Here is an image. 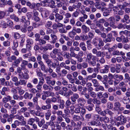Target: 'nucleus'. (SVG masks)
<instances>
[{
  "label": "nucleus",
  "mask_w": 130,
  "mask_h": 130,
  "mask_svg": "<svg viewBox=\"0 0 130 130\" xmlns=\"http://www.w3.org/2000/svg\"><path fill=\"white\" fill-rule=\"evenodd\" d=\"M51 114V113L50 110H48L47 112L45 114V118L47 120L49 119L50 117Z\"/></svg>",
  "instance_id": "e433bc0d"
},
{
  "label": "nucleus",
  "mask_w": 130,
  "mask_h": 130,
  "mask_svg": "<svg viewBox=\"0 0 130 130\" xmlns=\"http://www.w3.org/2000/svg\"><path fill=\"white\" fill-rule=\"evenodd\" d=\"M24 98L25 99H31L33 97V94L31 93H29L26 92L23 96Z\"/></svg>",
  "instance_id": "f3484780"
},
{
  "label": "nucleus",
  "mask_w": 130,
  "mask_h": 130,
  "mask_svg": "<svg viewBox=\"0 0 130 130\" xmlns=\"http://www.w3.org/2000/svg\"><path fill=\"white\" fill-rule=\"evenodd\" d=\"M37 41L38 42V45H42L46 43V42L43 38L42 39L40 38L37 40Z\"/></svg>",
  "instance_id": "a878e982"
},
{
  "label": "nucleus",
  "mask_w": 130,
  "mask_h": 130,
  "mask_svg": "<svg viewBox=\"0 0 130 130\" xmlns=\"http://www.w3.org/2000/svg\"><path fill=\"white\" fill-rule=\"evenodd\" d=\"M55 21L56 22H59L63 19V16L59 14H55Z\"/></svg>",
  "instance_id": "4468645a"
},
{
  "label": "nucleus",
  "mask_w": 130,
  "mask_h": 130,
  "mask_svg": "<svg viewBox=\"0 0 130 130\" xmlns=\"http://www.w3.org/2000/svg\"><path fill=\"white\" fill-rule=\"evenodd\" d=\"M81 29L83 33L84 34L87 33L90 30L89 28L85 24L82 26Z\"/></svg>",
  "instance_id": "f8f14e48"
},
{
  "label": "nucleus",
  "mask_w": 130,
  "mask_h": 130,
  "mask_svg": "<svg viewBox=\"0 0 130 130\" xmlns=\"http://www.w3.org/2000/svg\"><path fill=\"white\" fill-rule=\"evenodd\" d=\"M22 60V58L21 57H19L17 59H15L14 61L12 63V67H17L19 64Z\"/></svg>",
  "instance_id": "9d476101"
},
{
  "label": "nucleus",
  "mask_w": 130,
  "mask_h": 130,
  "mask_svg": "<svg viewBox=\"0 0 130 130\" xmlns=\"http://www.w3.org/2000/svg\"><path fill=\"white\" fill-rule=\"evenodd\" d=\"M90 95L92 98H95L96 97V95L95 93L93 91H92L89 93Z\"/></svg>",
  "instance_id": "774afa93"
},
{
  "label": "nucleus",
  "mask_w": 130,
  "mask_h": 130,
  "mask_svg": "<svg viewBox=\"0 0 130 130\" xmlns=\"http://www.w3.org/2000/svg\"><path fill=\"white\" fill-rule=\"evenodd\" d=\"M88 17L85 16H83L80 17L79 18V20L82 22H84L85 21V19L87 18Z\"/></svg>",
  "instance_id": "5fc2aeb1"
},
{
  "label": "nucleus",
  "mask_w": 130,
  "mask_h": 130,
  "mask_svg": "<svg viewBox=\"0 0 130 130\" xmlns=\"http://www.w3.org/2000/svg\"><path fill=\"white\" fill-rule=\"evenodd\" d=\"M49 13L47 11H45L44 12V13H43V15L44 16L43 14L42 13H41V15L42 16V17L43 18H47L48 16H49Z\"/></svg>",
  "instance_id": "6e6d98bb"
},
{
  "label": "nucleus",
  "mask_w": 130,
  "mask_h": 130,
  "mask_svg": "<svg viewBox=\"0 0 130 130\" xmlns=\"http://www.w3.org/2000/svg\"><path fill=\"white\" fill-rule=\"evenodd\" d=\"M39 7H36V9L34 8L33 11V17H35L38 16L39 15V13L37 11V10L39 9Z\"/></svg>",
  "instance_id": "2f4dec72"
},
{
  "label": "nucleus",
  "mask_w": 130,
  "mask_h": 130,
  "mask_svg": "<svg viewBox=\"0 0 130 130\" xmlns=\"http://www.w3.org/2000/svg\"><path fill=\"white\" fill-rule=\"evenodd\" d=\"M43 88L45 90L51 91L52 90L53 87L51 85H48L46 84H44L43 86Z\"/></svg>",
  "instance_id": "a211bd4d"
},
{
  "label": "nucleus",
  "mask_w": 130,
  "mask_h": 130,
  "mask_svg": "<svg viewBox=\"0 0 130 130\" xmlns=\"http://www.w3.org/2000/svg\"><path fill=\"white\" fill-rule=\"evenodd\" d=\"M79 47L83 51H85L87 50V48L86 47V44L84 42L80 43L79 45Z\"/></svg>",
  "instance_id": "b1692460"
},
{
  "label": "nucleus",
  "mask_w": 130,
  "mask_h": 130,
  "mask_svg": "<svg viewBox=\"0 0 130 130\" xmlns=\"http://www.w3.org/2000/svg\"><path fill=\"white\" fill-rule=\"evenodd\" d=\"M83 4L86 6L89 5H93L94 4V2L92 0H86L84 1Z\"/></svg>",
  "instance_id": "dca6fc26"
},
{
  "label": "nucleus",
  "mask_w": 130,
  "mask_h": 130,
  "mask_svg": "<svg viewBox=\"0 0 130 130\" xmlns=\"http://www.w3.org/2000/svg\"><path fill=\"white\" fill-rule=\"evenodd\" d=\"M87 59L88 61L89 64L93 67L96 66V57L92 55V54L90 53L87 55Z\"/></svg>",
  "instance_id": "f03ea898"
},
{
  "label": "nucleus",
  "mask_w": 130,
  "mask_h": 130,
  "mask_svg": "<svg viewBox=\"0 0 130 130\" xmlns=\"http://www.w3.org/2000/svg\"><path fill=\"white\" fill-rule=\"evenodd\" d=\"M11 98L9 95L6 96L3 99L2 102L4 103H7L8 101L11 100Z\"/></svg>",
  "instance_id": "4be33fe9"
},
{
  "label": "nucleus",
  "mask_w": 130,
  "mask_h": 130,
  "mask_svg": "<svg viewBox=\"0 0 130 130\" xmlns=\"http://www.w3.org/2000/svg\"><path fill=\"white\" fill-rule=\"evenodd\" d=\"M92 44L96 46L97 50H99L101 49V47L104 45L103 41L102 40H99L96 38H93L92 41Z\"/></svg>",
  "instance_id": "7ed1b4c3"
},
{
  "label": "nucleus",
  "mask_w": 130,
  "mask_h": 130,
  "mask_svg": "<svg viewBox=\"0 0 130 130\" xmlns=\"http://www.w3.org/2000/svg\"><path fill=\"white\" fill-rule=\"evenodd\" d=\"M51 37L52 40L50 41V43L52 44H55L56 42V41L57 40V36L54 34H51Z\"/></svg>",
  "instance_id": "ddd939ff"
},
{
  "label": "nucleus",
  "mask_w": 130,
  "mask_h": 130,
  "mask_svg": "<svg viewBox=\"0 0 130 130\" xmlns=\"http://www.w3.org/2000/svg\"><path fill=\"white\" fill-rule=\"evenodd\" d=\"M17 59V57L14 55L8 57L7 58V60L9 62H12L13 60H15Z\"/></svg>",
  "instance_id": "bb28decb"
},
{
  "label": "nucleus",
  "mask_w": 130,
  "mask_h": 130,
  "mask_svg": "<svg viewBox=\"0 0 130 130\" xmlns=\"http://www.w3.org/2000/svg\"><path fill=\"white\" fill-rule=\"evenodd\" d=\"M92 82L93 84L94 87H97L100 85V84L98 80L95 79H92Z\"/></svg>",
  "instance_id": "393cba45"
},
{
  "label": "nucleus",
  "mask_w": 130,
  "mask_h": 130,
  "mask_svg": "<svg viewBox=\"0 0 130 130\" xmlns=\"http://www.w3.org/2000/svg\"><path fill=\"white\" fill-rule=\"evenodd\" d=\"M45 122V120L43 119H41L40 121H39L38 122V126L40 127H41L42 126L43 124Z\"/></svg>",
  "instance_id": "37998d69"
},
{
  "label": "nucleus",
  "mask_w": 130,
  "mask_h": 130,
  "mask_svg": "<svg viewBox=\"0 0 130 130\" xmlns=\"http://www.w3.org/2000/svg\"><path fill=\"white\" fill-rule=\"evenodd\" d=\"M35 122V119L31 118L29 119L28 121V124L31 125H33V123Z\"/></svg>",
  "instance_id": "79ce46f5"
},
{
  "label": "nucleus",
  "mask_w": 130,
  "mask_h": 130,
  "mask_svg": "<svg viewBox=\"0 0 130 130\" xmlns=\"http://www.w3.org/2000/svg\"><path fill=\"white\" fill-rule=\"evenodd\" d=\"M78 105L82 106H84V104L86 103V100L82 98H80L78 99L77 100Z\"/></svg>",
  "instance_id": "9b49d317"
},
{
  "label": "nucleus",
  "mask_w": 130,
  "mask_h": 130,
  "mask_svg": "<svg viewBox=\"0 0 130 130\" xmlns=\"http://www.w3.org/2000/svg\"><path fill=\"white\" fill-rule=\"evenodd\" d=\"M10 42L8 41H5L3 42V44L4 46H8L10 45Z\"/></svg>",
  "instance_id": "3c124183"
},
{
  "label": "nucleus",
  "mask_w": 130,
  "mask_h": 130,
  "mask_svg": "<svg viewBox=\"0 0 130 130\" xmlns=\"http://www.w3.org/2000/svg\"><path fill=\"white\" fill-rule=\"evenodd\" d=\"M114 79H117L118 78V79L119 81L122 80L123 79V76L121 75L115 74L114 75Z\"/></svg>",
  "instance_id": "5701e85b"
},
{
  "label": "nucleus",
  "mask_w": 130,
  "mask_h": 130,
  "mask_svg": "<svg viewBox=\"0 0 130 130\" xmlns=\"http://www.w3.org/2000/svg\"><path fill=\"white\" fill-rule=\"evenodd\" d=\"M122 41H123L125 43H127L128 42L129 40L128 39L127 37H125L124 36H122Z\"/></svg>",
  "instance_id": "864d4df0"
},
{
  "label": "nucleus",
  "mask_w": 130,
  "mask_h": 130,
  "mask_svg": "<svg viewBox=\"0 0 130 130\" xmlns=\"http://www.w3.org/2000/svg\"><path fill=\"white\" fill-rule=\"evenodd\" d=\"M93 104H92L91 105H88L85 107V108L87 109L89 111H92L93 109Z\"/></svg>",
  "instance_id": "cd10ccee"
},
{
  "label": "nucleus",
  "mask_w": 130,
  "mask_h": 130,
  "mask_svg": "<svg viewBox=\"0 0 130 130\" xmlns=\"http://www.w3.org/2000/svg\"><path fill=\"white\" fill-rule=\"evenodd\" d=\"M57 99L55 97H53L51 98V100L48 98L45 101V103L46 104V105H43L41 106V108L43 110H46L49 109L51 108V102L55 103L57 101Z\"/></svg>",
  "instance_id": "f257e3e1"
},
{
  "label": "nucleus",
  "mask_w": 130,
  "mask_h": 130,
  "mask_svg": "<svg viewBox=\"0 0 130 130\" xmlns=\"http://www.w3.org/2000/svg\"><path fill=\"white\" fill-rule=\"evenodd\" d=\"M96 68H94V71H97L98 72V70L100 69L101 67H100V65L99 63H96Z\"/></svg>",
  "instance_id": "13d9d810"
},
{
  "label": "nucleus",
  "mask_w": 130,
  "mask_h": 130,
  "mask_svg": "<svg viewBox=\"0 0 130 130\" xmlns=\"http://www.w3.org/2000/svg\"><path fill=\"white\" fill-rule=\"evenodd\" d=\"M26 5L31 9H33L34 8L36 9V7H40L41 5V4L40 3H33L31 4L30 2H27Z\"/></svg>",
  "instance_id": "423d86ee"
},
{
  "label": "nucleus",
  "mask_w": 130,
  "mask_h": 130,
  "mask_svg": "<svg viewBox=\"0 0 130 130\" xmlns=\"http://www.w3.org/2000/svg\"><path fill=\"white\" fill-rule=\"evenodd\" d=\"M93 103L94 104H96V105H100L101 104V101L98 100L97 99H93Z\"/></svg>",
  "instance_id": "09e8293b"
},
{
  "label": "nucleus",
  "mask_w": 130,
  "mask_h": 130,
  "mask_svg": "<svg viewBox=\"0 0 130 130\" xmlns=\"http://www.w3.org/2000/svg\"><path fill=\"white\" fill-rule=\"evenodd\" d=\"M39 79L40 81L37 86V88L38 90V91H39V92H41L42 91V86L44 83V80L43 77L42 78H40Z\"/></svg>",
  "instance_id": "6e6552de"
},
{
  "label": "nucleus",
  "mask_w": 130,
  "mask_h": 130,
  "mask_svg": "<svg viewBox=\"0 0 130 130\" xmlns=\"http://www.w3.org/2000/svg\"><path fill=\"white\" fill-rule=\"evenodd\" d=\"M45 79L46 84L49 85H51V86H54L55 84L56 81L55 80H51V77L49 76H46L45 78Z\"/></svg>",
  "instance_id": "0eeeda50"
},
{
  "label": "nucleus",
  "mask_w": 130,
  "mask_h": 130,
  "mask_svg": "<svg viewBox=\"0 0 130 130\" xmlns=\"http://www.w3.org/2000/svg\"><path fill=\"white\" fill-rule=\"evenodd\" d=\"M64 101L63 100H61L59 105V108L61 109H63L65 106Z\"/></svg>",
  "instance_id": "7c9ffc66"
},
{
  "label": "nucleus",
  "mask_w": 130,
  "mask_h": 130,
  "mask_svg": "<svg viewBox=\"0 0 130 130\" xmlns=\"http://www.w3.org/2000/svg\"><path fill=\"white\" fill-rule=\"evenodd\" d=\"M41 70L44 73H45L47 69L46 68V66L44 64L40 67Z\"/></svg>",
  "instance_id": "0e129e2a"
},
{
  "label": "nucleus",
  "mask_w": 130,
  "mask_h": 130,
  "mask_svg": "<svg viewBox=\"0 0 130 130\" xmlns=\"http://www.w3.org/2000/svg\"><path fill=\"white\" fill-rule=\"evenodd\" d=\"M73 119L75 121H79L81 119L80 116L77 115H74L73 117Z\"/></svg>",
  "instance_id": "f704fd0d"
},
{
  "label": "nucleus",
  "mask_w": 130,
  "mask_h": 130,
  "mask_svg": "<svg viewBox=\"0 0 130 130\" xmlns=\"http://www.w3.org/2000/svg\"><path fill=\"white\" fill-rule=\"evenodd\" d=\"M95 88V90L96 91H98L100 90L101 91H104V87L102 86L99 85V86L96 87Z\"/></svg>",
  "instance_id": "72a5a7b5"
},
{
  "label": "nucleus",
  "mask_w": 130,
  "mask_h": 130,
  "mask_svg": "<svg viewBox=\"0 0 130 130\" xmlns=\"http://www.w3.org/2000/svg\"><path fill=\"white\" fill-rule=\"evenodd\" d=\"M107 106L109 109H111L113 108V104L111 102H108L107 103Z\"/></svg>",
  "instance_id": "4d7b16f0"
},
{
  "label": "nucleus",
  "mask_w": 130,
  "mask_h": 130,
  "mask_svg": "<svg viewBox=\"0 0 130 130\" xmlns=\"http://www.w3.org/2000/svg\"><path fill=\"white\" fill-rule=\"evenodd\" d=\"M106 115H108L112 117L114 115V113L109 109H106Z\"/></svg>",
  "instance_id": "a19ab883"
},
{
  "label": "nucleus",
  "mask_w": 130,
  "mask_h": 130,
  "mask_svg": "<svg viewBox=\"0 0 130 130\" xmlns=\"http://www.w3.org/2000/svg\"><path fill=\"white\" fill-rule=\"evenodd\" d=\"M33 15V13L31 12H28L27 13L26 15L28 19H31Z\"/></svg>",
  "instance_id": "052dcab7"
},
{
  "label": "nucleus",
  "mask_w": 130,
  "mask_h": 130,
  "mask_svg": "<svg viewBox=\"0 0 130 130\" xmlns=\"http://www.w3.org/2000/svg\"><path fill=\"white\" fill-rule=\"evenodd\" d=\"M106 38L105 39L103 40L105 43H110L111 42L112 39V35L111 33H108L107 35Z\"/></svg>",
  "instance_id": "1a4fd4ad"
},
{
  "label": "nucleus",
  "mask_w": 130,
  "mask_h": 130,
  "mask_svg": "<svg viewBox=\"0 0 130 130\" xmlns=\"http://www.w3.org/2000/svg\"><path fill=\"white\" fill-rule=\"evenodd\" d=\"M122 102L124 104H127L129 103L130 99L129 97H124L122 99Z\"/></svg>",
  "instance_id": "412c9836"
},
{
  "label": "nucleus",
  "mask_w": 130,
  "mask_h": 130,
  "mask_svg": "<svg viewBox=\"0 0 130 130\" xmlns=\"http://www.w3.org/2000/svg\"><path fill=\"white\" fill-rule=\"evenodd\" d=\"M81 108V107L80 106H78L77 107L75 108L74 111L76 113H79L81 112L80 109Z\"/></svg>",
  "instance_id": "ea45409f"
},
{
  "label": "nucleus",
  "mask_w": 130,
  "mask_h": 130,
  "mask_svg": "<svg viewBox=\"0 0 130 130\" xmlns=\"http://www.w3.org/2000/svg\"><path fill=\"white\" fill-rule=\"evenodd\" d=\"M53 48L52 46L50 44H48L47 45L42 47L43 52H46L48 50H51Z\"/></svg>",
  "instance_id": "2eb2a0df"
},
{
  "label": "nucleus",
  "mask_w": 130,
  "mask_h": 130,
  "mask_svg": "<svg viewBox=\"0 0 130 130\" xmlns=\"http://www.w3.org/2000/svg\"><path fill=\"white\" fill-rule=\"evenodd\" d=\"M52 22L51 21H47L45 25V27L47 28L48 29L50 27H51L52 25Z\"/></svg>",
  "instance_id": "de8ad7c7"
},
{
  "label": "nucleus",
  "mask_w": 130,
  "mask_h": 130,
  "mask_svg": "<svg viewBox=\"0 0 130 130\" xmlns=\"http://www.w3.org/2000/svg\"><path fill=\"white\" fill-rule=\"evenodd\" d=\"M49 55L46 54H44L42 55V57L44 61L49 59Z\"/></svg>",
  "instance_id": "c03bdc74"
},
{
  "label": "nucleus",
  "mask_w": 130,
  "mask_h": 130,
  "mask_svg": "<svg viewBox=\"0 0 130 130\" xmlns=\"http://www.w3.org/2000/svg\"><path fill=\"white\" fill-rule=\"evenodd\" d=\"M112 55H120V52L118 50H115L112 53Z\"/></svg>",
  "instance_id": "338daca9"
},
{
  "label": "nucleus",
  "mask_w": 130,
  "mask_h": 130,
  "mask_svg": "<svg viewBox=\"0 0 130 130\" xmlns=\"http://www.w3.org/2000/svg\"><path fill=\"white\" fill-rule=\"evenodd\" d=\"M97 61L99 62L102 64H103L105 62V61L103 57H101L99 59L97 60Z\"/></svg>",
  "instance_id": "603ef678"
},
{
  "label": "nucleus",
  "mask_w": 130,
  "mask_h": 130,
  "mask_svg": "<svg viewBox=\"0 0 130 130\" xmlns=\"http://www.w3.org/2000/svg\"><path fill=\"white\" fill-rule=\"evenodd\" d=\"M108 21L109 22V26L113 28H117V26L115 25V19L114 17L111 16L108 18Z\"/></svg>",
  "instance_id": "39448f33"
},
{
  "label": "nucleus",
  "mask_w": 130,
  "mask_h": 130,
  "mask_svg": "<svg viewBox=\"0 0 130 130\" xmlns=\"http://www.w3.org/2000/svg\"><path fill=\"white\" fill-rule=\"evenodd\" d=\"M56 1L57 6L58 7H61L62 6L63 4L64 3H63L61 1L55 0Z\"/></svg>",
  "instance_id": "4c0bfd02"
},
{
  "label": "nucleus",
  "mask_w": 130,
  "mask_h": 130,
  "mask_svg": "<svg viewBox=\"0 0 130 130\" xmlns=\"http://www.w3.org/2000/svg\"><path fill=\"white\" fill-rule=\"evenodd\" d=\"M37 74V76L39 77H42L43 76V73L40 70H39V71H36Z\"/></svg>",
  "instance_id": "680f3d73"
},
{
  "label": "nucleus",
  "mask_w": 130,
  "mask_h": 130,
  "mask_svg": "<svg viewBox=\"0 0 130 130\" xmlns=\"http://www.w3.org/2000/svg\"><path fill=\"white\" fill-rule=\"evenodd\" d=\"M68 34L70 37L73 38L74 37V36L76 34V33L75 30H74V28H73L72 31L69 33Z\"/></svg>",
  "instance_id": "473e14b6"
},
{
  "label": "nucleus",
  "mask_w": 130,
  "mask_h": 130,
  "mask_svg": "<svg viewBox=\"0 0 130 130\" xmlns=\"http://www.w3.org/2000/svg\"><path fill=\"white\" fill-rule=\"evenodd\" d=\"M43 39H44L46 42V41H48L50 40V37L49 36L47 35H44L43 36Z\"/></svg>",
  "instance_id": "8fccbe9b"
},
{
  "label": "nucleus",
  "mask_w": 130,
  "mask_h": 130,
  "mask_svg": "<svg viewBox=\"0 0 130 130\" xmlns=\"http://www.w3.org/2000/svg\"><path fill=\"white\" fill-rule=\"evenodd\" d=\"M25 72L23 73V75L21 78L27 80L29 78V75L28 74V73L29 72V71L28 70H26Z\"/></svg>",
  "instance_id": "aec40b11"
},
{
  "label": "nucleus",
  "mask_w": 130,
  "mask_h": 130,
  "mask_svg": "<svg viewBox=\"0 0 130 130\" xmlns=\"http://www.w3.org/2000/svg\"><path fill=\"white\" fill-rule=\"evenodd\" d=\"M114 105L118 109L121 106V104L119 102H115L114 103Z\"/></svg>",
  "instance_id": "69168bd1"
},
{
  "label": "nucleus",
  "mask_w": 130,
  "mask_h": 130,
  "mask_svg": "<svg viewBox=\"0 0 130 130\" xmlns=\"http://www.w3.org/2000/svg\"><path fill=\"white\" fill-rule=\"evenodd\" d=\"M4 107L6 108H7L9 109H10L11 108V105L9 103H4Z\"/></svg>",
  "instance_id": "bf43d9fd"
},
{
  "label": "nucleus",
  "mask_w": 130,
  "mask_h": 130,
  "mask_svg": "<svg viewBox=\"0 0 130 130\" xmlns=\"http://www.w3.org/2000/svg\"><path fill=\"white\" fill-rule=\"evenodd\" d=\"M26 42L27 44L30 45L34 43V41L33 40L30 38H28L26 40Z\"/></svg>",
  "instance_id": "e2e57ef3"
},
{
  "label": "nucleus",
  "mask_w": 130,
  "mask_h": 130,
  "mask_svg": "<svg viewBox=\"0 0 130 130\" xmlns=\"http://www.w3.org/2000/svg\"><path fill=\"white\" fill-rule=\"evenodd\" d=\"M116 120L119 122H117L116 125L118 126L120 125H124L126 123V119L125 117L122 115L118 116L116 118Z\"/></svg>",
  "instance_id": "20e7f679"
},
{
  "label": "nucleus",
  "mask_w": 130,
  "mask_h": 130,
  "mask_svg": "<svg viewBox=\"0 0 130 130\" xmlns=\"http://www.w3.org/2000/svg\"><path fill=\"white\" fill-rule=\"evenodd\" d=\"M90 124L92 125L96 126H99L101 125V123L99 121L92 120L90 122Z\"/></svg>",
  "instance_id": "6ab92c4d"
},
{
  "label": "nucleus",
  "mask_w": 130,
  "mask_h": 130,
  "mask_svg": "<svg viewBox=\"0 0 130 130\" xmlns=\"http://www.w3.org/2000/svg\"><path fill=\"white\" fill-rule=\"evenodd\" d=\"M18 119L20 121H22V122H21V125H24L26 124V122L24 120V118L23 116H20Z\"/></svg>",
  "instance_id": "c85d7f7f"
},
{
  "label": "nucleus",
  "mask_w": 130,
  "mask_h": 130,
  "mask_svg": "<svg viewBox=\"0 0 130 130\" xmlns=\"http://www.w3.org/2000/svg\"><path fill=\"white\" fill-rule=\"evenodd\" d=\"M100 105H95V110L99 114L100 113V112H101V109Z\"/></svg>",
  "instance_id": "c9c22d12"
},
{
  "label": "nucleus",
  "mask_w": 130,
  "mask_h": 130,
  "mask_svg": "<svg viewBox=\"0 0 130 130\" xmlns=\"http://www.w3.org/2000/svg\"><path fill=\"white\" fill-rule=\"evenodd\" d=\"M45 62L46 64L48 67H51V64L52 63V61L50 59L46 60Z\"/></svg>",
  "instance_id": "49530a36"
},
{
  "label": "nucleus",
  "mask_w": 130,
  "mask_h": 130,
  "mask_svg": "<svg viewBox=\"0 0 130 130\" xmlns=\"http://www.w3.org/2000/svg\"><path fill=\"white\" fill-rule=\"evenodd\" d=\"M129 16L127 14H125L124 15L123 18L121 20V22L123 23L126 22L129 20Z\"/></svg>",
  "instance_id": "c756f323"
},
{
  "label": "nucleus",
  "mask_w": 130,
  "mask_h": 130,
  "mask_svg": "<svg viewBox=\"0 0 130 130\" xmlns=\"http://www.w3.org/2000/svg\"><path fill=\"white\" fill-rule=\"evenodd\" d=\"M121 66L120 64H117L115 67V69L116 70V72L117 73H119L120 71V69L118 66L120 67Z\"/></svg>",
  "instance_id": "58836bf2"
},
{
  "label": "nucleus",
  "mask_w": 130,
  "mask_h": 130,
  "mask_svg": "<svg viewBox=\"0 0 130 130\" xmlns=\"http://www.w3.org/2000/svg\"><path fill=\"white\" fill-rule=\"evenodd\" d=\"M110 12L107 9L103 12V15L105 17H107L110 15Z\"/></svg>",
  "instance_id": "a18cd8bd"
}]
</instances>
